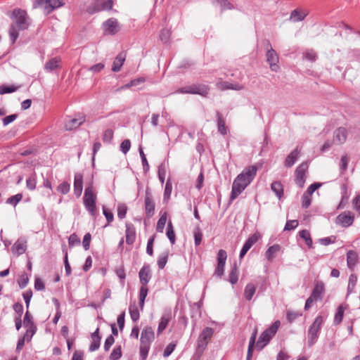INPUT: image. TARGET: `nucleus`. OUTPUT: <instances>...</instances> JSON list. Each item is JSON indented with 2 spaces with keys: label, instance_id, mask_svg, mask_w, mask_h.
Segmentation results:
<instances>
[{
  "label": "nucleus",
  "instance_id": "45",
  "mask_svg": "<svg viewBox=\"0 0 360 360\" xmlns=\"http://www.w3.org/2000/svg\"><path fill=\"white\" fill-rule=\"evenodd\" d=\"M37 184V176L36 174L34 173L26 181V186L29 190L33 191L36 188Z\"/></svg>",
  "mask_w": 360,
  "mask_h": 360
},
{
  "label": "nucleus",
  "instance_id": "56",
  "mask_svg": "<svg viewBox=\"0 0 360 360\" xmlns=\"http://www.w3.org/2000/svg\"><path fill=\"white\" fill-rule=\"evenodd\" d=\"M197 93L196 94L201 95L202 96H207L209 94V87L204 84H199L197 86Z\"/></svg>",
  "mask_w": 360,
  "mask_h": 360
},
{
  "label": "nucleus",
  "instance_id": "1",
  "mask_svg": "<svg viewBox=\"0 0 360 360\" xmlns=\"http://www.w3.org/2000/svg\"><path fill=\"white\" fill-rule=\"evenodd\" d=\"M13 20L9 28V36L12 44H14L18 39L20 30H27L30 24V18L25 11L15 8L11 15Z\"/></svg>",
  "mask_w": 360,
  "mask_h": 360
},
{
  "label": "nucleus",
  "instance_id": "16",
  "mask_svg": "<svg viewBox=\"0 0 360 360\" xmlns=\"http://www.w3.org/2000/svg\"><path fill=\"white\" fill-rule=\"evenodd\" d=\"M216 86L217 89L221 91H225L229 89L240 91L244 89V86L238 83L232 84L224 81H219L217 82Z\"/></svg>",
  "mask_w": 360,
  "mask_h": 360
},
{
  "label": "nucleus",
  "instance_id": "58",
  "mask_svg": "<svg viewBox=\"0 0 360 360\" xmlns=\"http://www.w3.org/2000/svg\"><path fill=\"white\" fill-rule=\"evenodd\" d=\"M122 356L121 347H118L113 349L110 355V360H117Z\"/></svg>",
  "mask_w": 360,
  "mask_h": 360
},
{
  "label": "nucleus",
  "instance_id": "6",
  "mask_svg": "<svg viewBox=\"0 0 360 360\" xmlns=\"http://www.w3.org/2000/svg\"><path fill=\"white\" fill-rule=\"evenodd\" d=\"M257 172V167L255 165L249 166L245 168L235 179H240L238 181L247 187L254 179Z\"/></svg>",
  "mask_w": 360,
  "mask_h": 360
},
{
  "label": "nucleus",
  "instance_id": "18",
  "mask_svg": "<svg viewBox=\"0 0 360 360\" xmlns=\"http://www.w3.org/2000/svg\"><path fill=\"white\" fill-rule=\"evenodd\" d=\"M83 190V175L77 172L74 178V193L78 198L80 197Z\"/></svg>",
  "mask_w": 360,
  "mask_h": 360
},
{
  "label": "nucleus",
  "instance_id": "46",
  "mask_svg": "<svg viewBox=\"0 0 360 360\" xmlns=\"http://www.w3.org/2000/svg\"><path fill=\"white\" fill-rule=\"evenodd\" d=\"M229 281L231 284H236L238 281V269L236 264L231 269L229 275Z\"/></svg>",
  "mask_w": 360,
  "mask_h": 360
},
{
  "label": "nucleus",
  "instance_id": "39",
  "mask_svg": "<svg viewBox=\"0 0 360 360\" xmlns=\"http://www.w3.org/2000/svg\"><path fill=\"white\" fill-rule=\"evenodd\" d=\"M256 288L254 284L248 283L245 288L244 295L247 300H250L255 293Z\"/></svg>",
  "mask_w": 360,
  "mask_h": 360
},
{
  "label": "nucleus",
  "instance_id": "14",
  "mask_svg": "<svg viewBox=\"0 0 360 360\" xmlns=\"http://www.w3.org/2000/svg\"><path fill=\"white\" fill-rule=\"evenodd\" d=\"M140 283L141 285L147 286V284L151 278V271L148 264H144L139 273Z\"/></svg>",
  "mask_w": 360,
  "mask_h": 360
},
{
  "label": "nucleus",
  "instance_id": "35",
  "mask_svg": "<svg viewBox=\"0 0 360 360\" xmlns=\"http://www.w3.org/2000/svg\"><path fill=\"white\" fill-rule=\"evenodd\" d=\"M257 333V329L255 328L249 341L248 354H247V360H250L252 357V353L253 350V347L255 344L256 337Z\"/></svg>",
  "mask_w": 360,
  "mask_h": 360
},
{
  "label": "nucleus",
  "instance_id": "11",
  "mask_svg": "<svg viewBox=\"0 0 360 360\" xmlns=\"http://www.w3.org/2000/svg\"><path fill=\"white\" fill-rule=\"evenodd\" d=\"M308 168L307 163H302L295 170V183L302 188L305 183V173Z\"/></svg>",
  "mask_w": 360,
  "mask_h": 360
},
{
  "label": "nucleus",
  "instance_id": "3",
  "mask_svg": "<svg viewBox=\"0 0 360 360\" xmlns=\"http://www.w3.org/2000/svg\"><path fill=\"white\" fill-rule=\"evenodd\" d=\"M96 195L94 193L92 184H90L85 188L83 202L86 209L92 216L95 215L96 211Z\"/></svg>",
  "mask_w": 360,
  "mask_h": 360
},
{
  "label": "nucleus",
  "instance_id": "2",
  "mask_svg": "<svg viewBox=\"0 0 360 360\" xmlns=\"http://www.w3.org/2000/svg\"><path fill=\"white\" fill-rule=\"evenodd\" d=\"M281 326L279 321H276L269 328L266 329L259 336L256 347L262 350L276 335L278 328Z\"/></svg>",
  "mask_w": 360,
  "mask_h": 360
},
{
  "label": "nucleus",
  "instance_id": "10",
  "mask_svg": "<svg viewBox=\"0 0 360 360\" xmlns=\"http://www.w3.org/2000/svg\"><path fill=\"white\" fill-rule=\"evenodd\" d=\"M144 203L146 217L148 218H150L155 213V202L153 195L148 189H146V191Z\"/></svg>",
  "mask_w": 360,
  "mask_h": 360
},
{
  "label": "nucleus",
  "instance_id": "24",
  "mask_svg": "<svg viewBox=\"0 0 360 360\" xmlns=\"http://www.w3.org/2000/svg\"><path fill=\"white\" fill-rule=\"evenodd\" d=\"M91 338L92 340V342L89 347V350L91 352H94L100 347L101 337L99 335L98 328H96V330L91 334Z\"/></svg>",
  "mask_w": 360,
  "mask_h": 360
},
{
  "label": "nucleus",
  "instance_id": "15",
  "mask_svg": "<svg viewBox=\"0 0 360 360\" xmlns=\"http://www.w3.org/2000/svg\"><path fill=\"white\" fill-rule=\"evenodd\" d=\"M155 339V334L153 328L150 326L145 327L141 335V343L151 344Z\"/></svg>",
  "mask_w": 360,
  "mask_h": 360
},
{
  "label": "nucleus",
  "instance_id": "37",
  "mask_svg": "<svg viewBox=\"0 0 360 360\" xmlns=\"http://www.w3.org/2000/svg\"><path fill=\"white\" fill-rule=\"evenodd\" d=\"M299 236L301 238L304 240L305 243L309 247V248H313V242L309 231L302 230L299 232Z\"/></svg>",
  "mask_w": 360,
  "mask_h": 360
},
{
  "label": "nucleus",
  "instance_id": "62",
  "mask_svg": "<svg viewBox=\"0 0 360 360\" xmlns=\"http://www.w3.org/2000/svg\"><path fill=\"white\" fill-rule=\"evenodd\" d=\"M113 131L112 129H106L103 136V141L105 143H110L113 138Z\"/></svg>",
  "mask_w": 360,
  "mask_h": 360
},
{
  "label": "nucleus",
  "instance_id": "34",
  "mask_svg": "<svg viewBox=\"0 0 360 360\" xmlns=\"http://www.w3.org/2000/svg\"><path fill=\"white\" fill-rule=\"evenodd\" d=\"M60 59L59 58H53L49 60L44 66L47 71H53L60 67Z\"/></svg>",
  "mask_w": 360,
  "mask_h": 360
},
{
  "label": "nucleus",
  "instance_id": "60",
  "mask_svg": "<svg viewBox=\"0 0 360 360\" xmlns=\"http://www.w3.org/2000/svg\"><path fill=\"white\" fill-rule=\"evenodd\" d=\"M299 223L297 220H288L287 221L284 227V231H291L297 228Z\"/></svg>",
  "mask_w": 360,
  "mask_h": 360
},
{
  "label": "nucleus",
  "instance_id": "44",
  "mask_svg": "<svg viewBox=\"0 0 360 360\" xmlns=\"http://www.w3.org/2000/svg\"><path fill=\"white\" fill-rule=\"evenodd\" d=\"M167 222V214L164 213L159 219L157 223L156 230L158 232L162 233Z\"/></svg>",
  "mask_w": 360,
  "mask_h": 360
},
{
  "label": "nucleus",
  "instance_id": "17",
  "mask_svg": "<svg viewBox=\"0 0 360 360\" xmlns=\"http://www.w3.org/2000/svg\"><path fill=\"white\" fill-rule=\"evenodd\" d=\"M347 137V131L344 127H339L333 133V141L337 144L344 143Z\"/></svg>",
  "mask_w": 360,
  "mask_h": 360
},
{
  "label": "nucleus",
  "instance_id": "22",
  "mask_svg": "<svg viewBox=\"0 0 360 360\" xmlns=\"http://www.w3.org/2000/svg\"><path fill=\"white\" fill-rule=\"evenodd\" d=\"M240 179H235L233 181L231 193V200L236 198L246 188L245 185H243L238 181Z\"/></svg>",
  "mask_w": 360,
  "mask_h": 360
},
{
  "label": "nucleus",
  "instance_id": "52",
  "mask_svg": "<svg viewBox=\"0 0 360 360\" xmlns=\"http://www.w3.org/2000/svg\"><path fill=\"white\" fill-rule=\"evenodd\" d=\"M168 259V252L161 254L158 259V265L160 269H164Z\"/></svg>",
  "mask_w": 360,
  "mask_h": 360
},
{
  "label": "nucleus",
  "instance_id": "49",
  "mask_svg": "<svg viewBox=\"0 0 360 360\" xmlns=\"http://www.w3.org/2000/svg\"><path fill=\"white\" fill-rule=\"evenodd\" d=\"M349 160V158L347 155H344L342 156L340 162V169L341 174H343L347 170Z\"/></svg>",
  "mask_w": 360,
  "mask_h": 360
},
{
  "label": "nucleus",
  "instance_id": "25",
  "mask_svg": "<svg viewBox=\"0 0 360 360\" xmlns=\"http://www.w3.org/2000/svg\"><path fill=\"white\" fill-rule=\"evenodd\" d=\"M307 15V12L301 9L293 10L290 15V20L294 22H297L303 20Z\"/></svg>",
  "mask_w": 360,
  "mask_h": 360
},
{
  "label": "nucleus",
  "instance_id": "63",
  "mask_svg": "<svg viewBox=\"0 0 360 360\" xmlns=\"http://www.w3.org/2000/svg\"><path fill=\"white\" fill-rule=\"evenodd\" d=\"M170 37V32L169 30L163 29L160 34V39L164 43H167Z\"/></svg>",
  "mask_w": 360,
  "mask_h": 360
},
{
  "label": "nucleus",
  "instance_id": "27",
  "mask_svg": "<svg viewBox=\"0 0 360 360\" xmlns=\"http://www.w3.org/2000/svg\"><path fill=\"white\" fill-rule=\"evenodd\" d=\"M324 291V284L322 282H317L315 284L314 288L312 291L311 297L316 301L318 300H321L322 297V294Z\"/></svg>",
  "mask_w": 360,
  "mask_h": 360
},
{
  "label": "nucleus",
  "instance_id": "20",
  "mask_svg": "<svg viewBox=\"0 0 360 360\" xmlns=\"http://www.w3.org/2000/svg\"><path fill=\"white\" fill-rule=\"evenodd\" d=\"M27 250V242L23 240L18 239L13 245L11 250L13 254L19 256L25 252Z\"/></svg>",
  "mask_w": 360,
  "mask_h": 360
},
{
  "label": "nucleus",
  "instance_id": "9",
  "mask_svg": "<svg viewBox=\"0 0 360 360\" xmlns=\"http://www.w3.org/2000/svg\"><path fill=\"white\" fill-rule=\"evenodd\" d=\"M226 259V252L224 250H219L217 254V266L215 269V274L219 277L224 275Z\"/></svg>",
  "mask_w": 360,
  "mask_h": 360
},
{
  "label": "nucleus",
  "instance_id": "59",
  "mask_svg": "<svg viewBox=\"0 0 360 360\" xmlns=\"http://www.w3.org/2000/svg\"><path fill=\"white\" fill-rule=\"evenodd\" d=\"M176 346V343H174V342L169 343L164 350L163 356L165 358L168 357L173 352Z\"/></svg>",
  "mask_w": 360,
  "mask_h": 360
},
{
  "label": "nucleus",
  "instance_id": "40",
  "mask_svg": "<svg viewBox=\"0 0 360 360\" xmlns=\"http://www.w3.org/2000/svg\"><path fill=\"white\" fill-rule=\"evenodd\" d=\"M167 236L169 238L170 243L174 245L176 241V236L174 231L172 223L169 221L167 227Z\"/></svg>",
  "mask_w": 360,
  "mask_h": 360
},
{
  "label": "nucleus",
  "instance_id": "55",
  "mask_svg": "<svg viewBox=\"0 0 360 360\" xmlns=\"http://www.w3.org/2000/svg\"><path fill=\"white\" fill-rule=\"evenodd\" d=\"M70 189V185L68 182H63L60 185H58L57 190L58 192L62 194H67Z\"/></svg>",
  "mask_w": 360,
  "mask_h": 360
},
{
  "label": "nucleus",
  "instance_id": "50",
  "mask_svg": "<svg viewBox=\"0 0 360 360\" xmlns=\"http://www.w3.org/2000/svg\"><path fill=\"white\" fill-rule=\"evenodd\" d=\"M193 235H194L195 245V246H198L201 243L202 238V233L199 226H197L195 229V230L193 231Z\"/></svg>",
  "mask_w": 360,
  "mask_h": 360
},
{
  "label": "nucleus",
  "instance_id": "43",
  "mask_svg": "<svg viewBox=\"0 0 360 360\" xmlns=\"http://www.w3.org/2000/svg\"><path fill=\"white\" fill-rule=\"evenodd\" d=\"M357 282V276L352 274L349 277L347 293L349 294L353 292Z\"/></svg>",
  "mask_w": 360,
  "mask_h": 360
},
{
  "label": "nucleus",
  "instance_id": "12",
  "mask_svg": "<svg viewBox=\"0 0 360 360\" xmlns=\"http://www.w3.org/2000/svg\"><path fill=\"white\" fill-rule=\"evenodd\" d=\"M260 237V235L258 233H254L250 236L245 242L240 252V259H242L248 251L251 248V247L257 242Z\"/></svg>",
  "mask_w": 360,
  "mask_h": 360
},
{
  "label": "nucleus",
  "instance_id": "23",
  "mask_svg": "<svg viewBox=\"0 0 360 360\" xmlns=\"http://www.w3.org/2000/svg\"><path fill=\"white\" fill-rule=\"evenodd\" d=\"M136 238V229L133 224L127 223L126 224V243L131 245L134 243Z\"/></svg>",
  "mask_w": 360,
  "mask_h": 360
},
{
  "label": "nucleus",
  "instance_id": "33",
  "mask_svg": "<svg viewBox=\"0 0 360 360\" xmlns=\"http://www.w3.org/2000/svg\"><path fill=\"white\" fill-rule=\"evenodd\" d=\"M271 189L279 200L283 196V186L280 181H274L271 185Z\"/></svg>",
  "mask_w": 360,
  "mask_h": 360
},
{
  "label": "nucleus",
  "instance_id": "41",
  "mask_svg": "<svg viewBox=\"0 0 360 360\" xmlns=\"http://www.w3.org/2000/svg\"><path fill=\"white\" fill-rule=\"evenodd\" d=\"M26 333L22 336V338H25L27 342H30L32 338V336L34 335V333L37 331V327L35 324H31L30 326L26 327Z\"/></svg>",
  "mask_w": 360,
  "mask_h": 360
},
{
  "label": "nucleus",
  "instance_id": "51",
  "mask_svg": "<svg viewBox=\"0 0 360 360\" xmlns=\"http://www.w3.org/2000/svg\"><path fill=\"white\" fill-rule=\"evenodd\" d=\"M22 195L21 193H18L15 195H13L8 198L6 200V203L12 205L13 207H15L18 203L22 200Z\"/></svg>",
  "mask_w": 360,
  "mask_h": 360
},
{
  "label": "nucleus",
  "instance_id": "29",
  "mask_svg": "<svg viewBox=\"0 0 360 360\" xmlns=\"http://www.w3.org/2000/svg\"><path fill=\"white\" fill-rule=\"evenodd\" d=\"M125 54L123 53H119L113 61L112 70L113 72H119L125 60Z\"/></svg>",
  "mask_w": 360,
  "mask_h": 360
},
{
  "label": "nucleus",
  "instance_id": "47",
  "mask_svg": "<svg viewBox=\"0 0 360 360\" xmlns=\"http://www.w3.org/2000/svg\"><path fill=\"white\" fill-rule=\"evenodd\" d=\"M343 315H344V309H343L342 306L340 305L338 307L337 311L335 314L334 323L335 325H338L342 322Z\"/></svg>",
  "mask_w": 360,
  "mask_h": 360
},
{
  "label": "nucleus",
  "instance_id": "38",
  "mask_svg": "<svg viewBox=\"0 0 360 360\" xmlns=\"http://www.w3.org/2000/svg\"><path fill=\"white\" fill-rule=\"evenodd\" d=\"M148 287L146 286V285H141V286L140 288V290H139V306H140L141 309H143L145 299H146V296L148 295Z\"/></svg>",
  "mask_w": 360,
  "mask_h": 360
},
{
  "label": "nucleus",
  "instance_id": "61",
  "mask_svg": "<svg viewBox=\"0 0 360 360\" xmlns=\"http://www.w3.org/2000/svg\"><path fill=\"white\" fill-rule=\"evenodd\" d=\"M131 148V142L129 139L124 140L120 144V150L124 154H127Z\"/></svg>",
  "mask_w": 360,
  "mask_h": 360
},
{
  "label": "nucleus",
  "instance_id": "7",
  "mask_svg": "<svg viewBox=\"0 0 360 360\" xmlns=\"http://www.w3.org/2000/svg\"><path fill=\"white\" fill-rule=\"evenodd\" d=\"M113 6L112 0H95L86 9L89 14L101 11H110Z\"/></svg>",
  "mask_w": 360,
  "mask_h": 360
},
{
  "label": "nucleus",
  "instance_id": "30",
  "mask_svg": "<svg viewBox=\"0 0 360 360\" xmlns=\"http://www.w3.org/2000/svg\"><path fill=\"white\" fill-rule=\"evenodd\" d=\"M84 122V117L70 119L66 121L65 127L67 130H72L79 127Z\"/></svg>",
  "mask_w": 360,
  "mask_h": 360
},
{
  "label": "nucleus",
  "instance_id": "54",
  "mask_svg": "<svg viewBox=\"0 0 360 360\" xmlns=\"http://www.w3.org/2000/svg\"><path fill=\"white\" fill-rule=\"evenodd\" d=\"M79 244H80V239L79 238V237L75 233L71 234L68 238L69 247L72 248L75 245H78Z\"/></svg>",
  "mask_w": 360,
  "mask_h": 360
},
{
  "label": "nucleus",
  "instance_id": "5",
  "mask_svg": "<svg viewBox=\"0 0 360 360\" xmlns=\"http://www.w3.org/2000/svg\"><path fill=\"white\" fill-rule=\"evenodd\" d=\"M323 323V318L321 316H318L314 321L311 326L308 330V345L312 346L315 344L319 338V333L321 330Z\"/></svg>",
  "mask_w": 360,
  "mask_h": 360
},
{
  "label": "nucleus",
  "instance_id": "64",
  "mask_svg": "<svg viewBox=\"0 0 360 360\" xmlns=\"http://www.w3.org/2000/svg\"><path fill=\"white\" fill-rule=\"evenodd\" d=\"M127 206L124 204H120L117 207V216L120 219H124L127 214Z\"/></svg>",
  "mask_w": 360,
  "mask_h": 360
},
{
  "label": "nucleus",
  "instance_id": "32",
  "mask_svg": "<svg viewBox=\"0 0 360 360\" xmlns=\"http://www.w3.org/2000/svg\"><path fill=\"white\" fill-rule=\"evenodd\" d=\"M170 319L171 314L169 313H165L162 316L157 331L158 335L160 334L166 328Z\"/></svg>",
  "mask_w": 360,
  "mask_h": 360
},
{
  "label": "nucleus",
  "instance_id": "4",
  "mask_svg": "<svg viewBox=\"0 0 360 360\" xmlns=\"http://www.w3.org/2000/svg\"><path fill=\"white\" fill-rule=\"evenodd\" d=\"M213 334L214 330L212 328L206 327L202 330L197 340L196 352L198 354L203 353Z\"/></svg>",
  "mask_w": 360,
  "mask_h": 360
},
{
  "label": "nucleus",
  "instance_id": "19",
  "mask_svg": "<svg viewBox=\"0 0 360 360\" xmlns=\"http://www.w3.org/2000/svg\"><path fill=\"white\" fill-rule=\"evenodd\" d=\"M103 27L105 32L114 34L118 32V22L116 19L110 18L103 22Z\"/></svg>",
  "mask_w": 360,
  "mask_h": 360
},
{
  "label": "nucleus",
  "instance_id": "36",
  "mask_svg": "<svg viewBox=\"0 0 360 360\" xmlns=\"http://www.w3.org/2000/svg\"><path fill=\"white\" fill-rule=\"evenodd\" d=\"M49 4V0H36L34 3V7H41L46 14H49L52 11Z\"/></svg>",
  "mask_w": 360,
  "mask_h": 360
},
{
  "label": "nucleus",
  "instance_id": "42",
  "mask_svg": "<svg viewBox=\"0 0 360 360\" xmlns=\"http://www.w3.org/2000/svg\"><path fill=\"white\" fill-rule=\"evenodd\" d=\"M150 344L141 343L140 345V356L141 360H146L148 352L150 350Z\"/></svg>",
  "mask_w": 360,
  "mask_h": 360
},
{
  "label": "nucleus",
  "instance_id": "31",
  "mask_svg": "<svg viewBox=\"0 0 360 360\" xmlns=\"http://www.w3.org/2000/svg\"><path fill=\"white\" fill-rule=\"evenodd\" d=\"M281 246L279 245H274L270 246L265 252V257L268 261L271 262L276 257V255L280 251Z\"/></svg>",
  "mask_w": 360,
  "mask_h": 360
},
{
  "label": "nucleus",
  "instance_id": "48",
  "mask_svg": "<svg viewBox=\"0 0 360 360\" xmlns=\"http://www.w3.org/2000/svg\"><path fill=\"white\" fill-rule=\"evenodd\" d=\"M129 314L131 319L134 322H136L139 320L140 314L138 308L135 304L133 306L131 305L129 307Z\"/></svg>",
  "mask_w": 360,
  "mask_h": 360
},
{
  "label": "nucleus",
  "instance_id": "57",
  "mask_svg": "<svg viewBox=\"0 0 360 360\" xmlns=\"http://www.w3.org/2000/svg\"><path fill=\"white\" fill-rule=\"evenodd\" d=\"M311 202V195L304 193L302 197V205L304 208H307Z\"/></svg>",
  "mask_w": 360,
  "mask_h": 360
},
{
  "label": "nucleus",
  "instance_id": "53",
  "mask_svg": "<svg viewBox=\"0 0 360 360\" xmlns=\"http://www.w3.org/2000/svg\"><path fill=\"white\" fill-rule=\"evenodd\" d=\"M18 89V86L14 85L12 86H0V95L5 94H10L15 91Z\"/></svg>",
  "mask_w": 360,
  "mask_h": 360
},
{
  "label": "nucleus",
  "instance_id": "21",
  "mask_svg": "<svg viewBox=\"0 0 360 360\" xmlns=\"http://www.w3.org/2000/svg\"><path fill=\"white\" fill-rule=\"evenodd\" d=\"M358 261L359 255L357 252L354 250H349L347 253V264L348 268L353 271Z\"/></svg>",
  "mask_w": 360,
  "mask_h": 360
},
{
  "label": "nucleus",
  "instance_id": "13",
  "mask_svg": "<svg viewBox=\"0 0 360 360\" xmlns=\"http://www.w3.org/2000/svg\"><path fill=\"white\" fill-rule=\"evenodd\" d=\"M337 223L340 224L342 227L350 226L354 220V217L349 212H342L337 217Z\"/></svg>",
  "mask_w": 360,
  "mask_h": 360
},
{
  "label": "nucleus",
  "instance_id": "28",
  "mask_svg": "<svg viewBox=\"0 0 360 360\" xmlns=\"http://www.w3.org/2000/svg\"><path fill=\"white\" fill-rule=\"evenodd\" d=\"M217 119V129L218 131L221 135H226L228 132V127L225 124V120L223 118L221 114L219 112H217L216 113Z\"/></svg>",
  "mask_w": 360,
  "mask_h": 360
},
{
  "label": "nucleus",
  "instance_id": "26",
  "mask_svg": "<svg viewBox=\"0 0 360 360\" xmlns=\"http://www.w3.org/2000/svg\"><path fill=\"white\" fill-rule=\"evenodd\" d=\"M300 150L297 147L294 150H292L286 158L285 160V165L287 167H291L296 160H297L300 155Z\"/></svg>",
  "mask_w": 360,
  "mask_h": 360
},
{
  "label": "nucleus",
  "instance_id": "8",
  "mask_svg": "<svg viewBox=\"0 0 360 360\" xmlns=\"http://www.w3.org/2000/svg\"><path fill=\"white\" fill-rule=\"evenodd\" d=\"M266 61L269 64L271 70L278 72L279 66L278 65L279 61L278 56L276 51L271 47L270 42L267 43V51L266 53Z\"/></svg>",
  "mask_w": 360,
  "mask_h": 360
}]
</instances>
